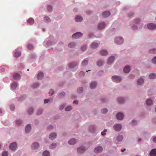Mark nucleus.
I'll return each mask as SVG.
<instances>
[{
  "mask_svg": "<svg viewBox=\"0 0 156 156\" xmlns=\"http://www.w3.org/2000/svg\"><path fill=\"white\" fill-rule=\"evenodd\" d=\"M123 39L119 37H116L115 39V43L118 44H121L123 43Z\"/></svg>",
  "mask_w": 156,
  "mask_h": 156,
  "instance_id": "obj_1",
  "label": "nucleus"
},
{
  "mask_svg": "<svg viewBox=\"0 0 156 156\" xmlns=\"http://www.w3.org/2000/svg\"><path fill=\"white\" fill-rule=\"evenodd\" d=\"M112 79L114 82H115L116 83H119L121 80V79L120 77L116 76H112Z\"/></svg>",
  "mask_w": 156,
  "mask_h": 156,
  "instance_id": "obj_2",
  "label": "nucleus"
},
{
  "mask_svg": "<svg viewBox=\"0 0 156 156\" xmlns=\"http://www.w3.org/2000/svg\"><path fill=\"white\" fill-rule=\"evenodd\" d=\"M83 35V34L80 32H77L73 35L72 37L73 38L77 39L79 38Z\"/></svg>",
  "mask_w": 156,
  "mask_h": 156,
  "instance_id": "obj_3",
  "label": "nucleus"
},
{
  "mask_svg": "<svg viewBox=\"0 0 156 156\" xmlns=\"http://www.w3.org/2000/svg\"><path fill=\"white\" fill-rule=\"evenodd\" d=\"M86 149L84 147L81 146L78 147L77 149V152L79 154H82L85 151Z\"/></svg>",
  "mask_w": 156,
  "mask_h": 156,
  "instance_id": "obj_4",
  "label": "nucleus"
},
{
  "mask_svg": "<svg viewBox=\"0 0 156 156\" xmlns=\"http://www.w3.org/2000/svg\"><path fill=\"white\" fill-rule=\"evenodd\" d=\"M148 28L151 30H153L156 28V25L154 23H151L147 25Z\"/></svg>",
  "mask_w": 156,
  "mask_h": 156,
  "instance_id": "obj_5",
  "label": "nucleus"
},
{
  "mask_svg": "<svg viewBox=\"0 0 156 156\" xmlns=\"http://www.w3.org/2000/svg\"><path fill=\"white\" fill-rule=\"evenodd\" d=\"M102 147L101 146H98L95 148L94 149V152L95 153H100L102 151Z\"/></svg>",
  "mask_w": 156,
  "mask_h": 156,
  "instance_id": "obj_6",
  "label": "nucleus"
},
{
  "mask_svg": "<svg viewBox=\"0 0 156 156\" xmlns=\"http://www.w3.org/2000/svg\"><path fill=\"white\" fill-rule=\"evenodd\" d=\"M114 129L116 131H119L121 129V126L119 124H116L114 126Z\"/></svg>",
  "mask_w": 156,
  "mask_h": 156,
  "instance_id": "obj_7",
  "label": "nucleus"
},
{
  "mask_svg": "<svg viewBox=\"0 0 156 156\" xmlns=\"http://www.w3.org/2000/svg\"><path fill=\"white\" fill-rule=\"evenodd\" d=\"M39 147V144L37 143H33L31 145V148L33 150H36Z\"/></svg>",
  "mask_w": 156,
  "mask_h": 156,
  "instance_id": "obj_8",
  "label": "nucleus"
},
{
  "mask_svg": "<svg viewBox=\"0 0 156 156\" xmlns=\"http://www.w3.org/2000/svg\"><path fill=\"white\" fill-rule=\"evenodd\" d=\"M124 115L122 113L119 112L116 115L117 119L119 120H121L123 119Z\"/></svg>",
  "mask_w": 156,
  "mask_h": 156,
  "instance_id": "obj_9",
  "label": "nucleus"
},
{
  "mask_svg": "<svg viewBox=\"0 0 156 156\" xmlns=\"http://www.w3.org/2000/svg\"><path fill=\"white\" fill-rule=\"evenodd\" d=\"M17 147V144L15 142H13L11 143L10 146L9 148L12 150H14L16 149Z\"/></svg>",
  "mask_w": 156,
  "mask_h": 156,
  "instance_id": "obj_10",
  "label": "nucleus"
},
{
  "mask_svg": "<svg viewBox=\"0 0 156 156\" xmlns=\"http://www.w3.org/2000/svg\"><path fill=\"white\" fill-rule=\"evenodd\" d=\"M105 23L104 22L100 23L98 26V28L99 30L105 28Z\"/></svg>",
  "mask_w": 156,
  "mask_h": 156,
  "instance_id": "obj_11",
  "label": "nucleus"
},
{
  "mask_svg": "<svg viewBox=\"0 0 156 156\" xmlns=\"http://www.w3.org/2000/svg\"><path fill=\"white\" fill-rule=\"evenodd\" d=\"M114 60V57L113 56H112L108 58L107 63L108 64H110L113 62Z\"/></svg>",
  "mask_w": 156,
  "mask_h": 156,
  "instance_id": "obj_12",
  "label": "nucleus"
},
{
  "mask_svg": "<svg viewBox=\"0 0 156 156\" xmlns=\"http://www.w3.org/2000/svg\"><path fill=\"white\" fill-rule=\"evenodd\" d=\"M110 14L109 12L105 11L102 13V16L104 18L107 17L110 15Z\"/></svg>",
  "mask_w": 156,
  "mask_h": 156,
  "instance_id": "obj_13",
  "label": "nucleus"
},
{
  "mask_svg": "<svg viewBox=\"0 0 156 156\" xmlns=\"http://www.w3.org/2000/svg\"><path fill=\"white\" fill-rule=\"evenodd\" d=\"M20 74L18 73H15L13 74V78L14 80H17L20 78Z\"/></svg>",
  "mask_w": 156,
  "mask_h": 156,
  "instance_id": "obj_14",
  "label": "nucleus"
},
{
  "mask_svg": "<svg viewBox=\"0 0 156 156\" xmlns=\"http://www.w3.org/2000/svg\"><path fill=\"white\" fill-rule=\"evenodd\" d=\"M57 135L55 133H51L49 136V138L51 140L54 139L56 137Z\"/></svg>",
  "mask_w": 156,
  "mask_h": 156,
  "instance_id": "obj_15",
  "label": "nucleus"
},
{
  "mask_svg": "<svg viewBox=\"0 0 156 156\" xmlns=\"http://www.w3.org/2000/svg\"><path fill=\"white\" fill-rule=\"evenodd\" d=\"M108 53L105 50H103L100 51V54L102 55L105 56L108 55Z\"/></svg>",
  "mask_w": 156,
  "mask_h": 156,
  "instance_id": "obj_16",
  "label": "nucleus"
},
{
  "mask_svg": "<svg viewBox=\"0 0 156 156\" xmlns=\"http://www.w3.org/2000/svg\"><path fill=\"white\" fill-rule=\"evenodd\" d=\"M150 156H156V149H152L150 154Z\"/></svg>",
  "mask_w": 156,
  "mask_h": 156,
  "instance_id": "obj_17",
  "label": "nucleus"
},
{
  "mask_svg": "<svg viewBox=\"0 0 156 156\" xmlns=\"http://www.w3.org/2000/svg\"><path fill=\"white\" fill-rule=\"evenodd\" d=\"M44 76V75L43 73L40 72L37 74V79L38 80H41L43 78Z\"/></svg>",
  "mask_w": 156,
  "mask_h": 156,
  "instance_id": "obj_18",
  "label": "nucleus"
},
{
  "mask_svg": "<svg viewBox=\"0 0 156 156\" xmlns=\"http://www.w3.org/2000/svg\"><path fill=\"white\" fill-rule=\"evenodd\" d=\"M21 53L20 51L18 50H16L15 52V56L16 57H19L21 55Z\"/></svg>",
  "mask_w": 156,
  "mask_h": 156,
  "instance_id": "obj_19",
  "label": "nucleus"
},
{
  "mask_svg": "<svg viewBox=\"0 0 156 156\" xmlns=\"http://www.w3.org/2000/svg\"><path fill=\"white\" fill-rule=\"evenodd\" d=\"M31 129V126L30 125L28 124L26 126L25 128V132L26 133H28Z\"/></svg>",
  "mask_w": 156,
  "mask_h": 156,
  "instance_id": "obj_20",
  "label": "nucleus"
},
{
  "mask_svg": "<svg viewBox=\"0 0 156 156\" xmlns=\"http://www.w3.org/2000/svg\"><path fill=\"white\" fill-rule=\"evenodd\" d=\"M75 20L76 22H80L83 20V18L81 16H78L76 17Z\"/></svg>",
  "mask_w": 156,
  "mask_h": 156,
  "instance_id": "obj_21",
  "label": "nucleus"
},
{
  "mask_svg": "<svg viewBox=\"0 0 156 156\" xmlns=\"http://www.w3.org/2000/svg\"><path fill=\"white\" fill-rule=\"evenodd\" d=\"M130 67L128 66H125L124 68V71L125 73H128L130 71Z\"/></svg>",
  "mask_w": 156,
  "mask_h": 156,
  "instance_id": "obj_22",
  "label": "nucleus"
},
{
  "mask_svg": "<svg viewBox=\"0 0 156 156\" xmlns=\"http://www.w3.org/2000/svg\"><path fill=\"white\" fill-rule=\"evenodd\" d=\"M97 85V83L95 82H91L90 84V87L91 89H93Z\"/></svg>",
  "mask_w": 156,
  "mask_h": 156,
  "instance_id": "obj_23",
  "label": "nucleus"
},
{
  "mask_svg": "<svg viewBox=\"0 0 156 156\" xmlns=\"http://www.w3.org/2000/svg\"><path fill=\"white\" fill-rule=\"evenodd\" d=\"M98 46V44L96 43H92L90 45V47L92 48H95Z\"/></svg>",
  "mask_w": 156,
  "mask_h": 156,
  "instance_id": "obj_24",
  "label": "nucleus"
},
{
  "mask_svg": "<svg viewBox=\"0 0 156 156\" xmlns=\"http://www.w3.org/2000/svg\"><path fill=\"white\" fill-rule=\"evenodd\" d=\"M77 64L75 62L70 63L69 64L68 66L69 68H72L77 65Z\"/></svg>",
  "mask_w": 156,
  "mask_h": 156,
  "instance_id": "obj_25",
  "label": "nucleus"
},
{
  "mask_svg": "<svg viewBox=\"0 0 156 156\" xmlns=\"http://www.w3.org/2000/svg\"><path fill=\"white\" fill-rule=\"evenodd\" d=\"M76 142V140L75 139H70L69 141V143L70 145H73Z\"/></svg>",
  "mask_w": 156,
  "mask_h": 156,
  "instance_id": "obj_26",
  "label": "nucleus"
},
{
  "mask_svg": "<svg viewBox=\"0 0 156 156\" xmlns=\"http://www.w3.org/2000/svg\"><path fill=\"white\" fill-rule=\"evenodd\" d=\"M144 82V80L142 79H139L137 80V84L138 85H140Z\"/></svg>",
  "mask_w": 156,
  "mask_h": 156,
  "instance_id": "obj_27",
  "label": "nucleus"
},
{
  "mask_svg": "<svg viewBox=\"0 0 156 156\" xmlns=\"http://www.w3.org/2000/svg\"><path fill=\"white\" fill-rule=\"evenodd\" d=\"M146 104L147 105H151L152 104L153 101L152 100L150 99H147L146 101Z\"/></svg>",
  "mask_w": 156,
  "mask_h": 156,
  "instance_id": "obj_28",
  "label": "nucleus"
},
{
  "mask_svg": "<svg viewBox=\"0 0 156 156\" xmlns=\"http://www.w3.org/2000/svg\"><path fill=\"white\" fill-rule=\"evenodd\" d=\"M156 77V74L154 73H152L150 74L149 77L150 79H153L155 78Z\"/></svg>",
  "mask_w": 156,
  "mask_h": 156,
  "instance_id": "obj_29",
  "label": "nucleus"
},
{
  "mask_svg": "<svg viewBox=\"0 0 156 156\" xmlns=\"http://www.w3.org/2000/svg\"><path fill=\"white\" fill-rule=\"evenodd\" d=\"M17 83L16 82H14L12 84V85H11L12 88L13 90L15 89L17 87Z\"/></svg>",
  "mask_w": 156,
  "mask_h": 156,
  "instance_id": "obj_30",
  "label": "nucleus"
},
{
  "mask_svg": "<svg viewBox=\"0 0 156 156\" xmlns=\"http://www.w3.org/2000/svg\"><path fill=\"white\" fill-rule=\"evenodd\" d=\"M34 20L32 18H30L27 20V23L30 24H33L34 23Z\"/></svg>",
  "mask_w": 156,
  "mask_h": 156,
  "instance_id": "obj_31",
  "label": "nucleus"
},
{
  "mask_svg": "<svg viewBox=\"0 0 156 156\" xmlns=\"http://www.w3.org/2000/svg\"><path fill=\"white\" fill-rule=\"evenodd\" d=\"M123 136L122 135H119L116 138V140L118 141H121L123 139Z\"/></svg>",
  "mask_w": 156,
  "mask_h": 156,
  "instance_id": "obj_32",
  "label": "nucleus"
},
{
  "mask_svg": "<svg viewBox=\"0 0 156 156\" xmlns=\"http://www.w3.org/2000/svg\"><path fill=\"white\" fill-rule=\"evenodd\" d=\"M103 63V62L101 60H99L97 63V65L99 66H101Z\"/></svg>",
  "mask_w": 156,
  "mask_h": 156,
  "instance_id": "obj_33",
  "label": "nucleus"
},
{
  "mask_svg": "<svg viewBox=\"0 0 156 156\" xmlns=\"http://www.w3.org/2000/svg\"><path fill=\"white\" fill-rule=\"evenodd\" d=\"M43 156H50V153L48 151H45L43 153Z\"/></svg>",
  "mask_w": 156,
  "mask_h": 156,
  "instance_id": "obj_34",
  "label": "nucleus"
},
{
  "mask_svg": "<svg viewBox=\"0 0 156 156\" xmlns=\"http://www.w3.org/2000/svg\"><path fill=\"white\" fill-rule=\"evenodd\" d=\"M88 61L84 59L82 62L81 65L82 66H84L87 65L88 63Z\"/></svg>",
  "mask_w": 156,
  "mask_h": 156,
  "instance_id": "obj_35",
  "label": "nucleus"
},
{
  "mask_svg": "<svg viewBox=\"0 0 156 156\" xmlns=\"http://www.w3.org/2000/svg\"><path fill=\"white\" fill-rule=\"evenodd\" d=\"M118 101L119 103H122L124 101V99L122 98H119L118 99Z\"/></svg>",
  "mask_w": 156,
  "mask_h": 156,
  "instance_id": "obj_36",
  "label": "nucleus"
},
{
  "mask_svg": "<svg viewBox=\"0 0 156 156\" xmlns=\"http://www.w3.org/2000/svg\"><path fill=\"white\" fill-rule=\"evenodd\" d=\"M94 129L95 127L94 126H90L89 128V130L91 132H94Z\"/></svg>",
  "mask_w": 156,
  "mask_h": 156,
  "instance_id": "obj_37",
  "label": "nucleus"
},
{
  "mask_svg": "<svg viewBox=\"0 0 156 156\" xmlns=\"http://www.w3.org/2000/svg\"><path fill=\"white\" fill-rule=\"evenodd\" d=\"M65 93L64 92H62L59 94V97L60 98H62L65 96Z\"/></svg>",
  "mask_w": 156,
  "mask_h": 156,
  "instance_id": "obj_38",
  "label": "nucleus"
},
{
  "mask_svg": "<svg viewBox=\"0 0 156 156\" xmlns=\"http://www.w3.org/2000/svg\"><path fill=\"white\" fill-rule=\"evenodd\" d=\"M75 44L73 42L71 43L68 44V46L70 48L73 47L75 46Z\"/></svg>",
  "mask_w": 156,
  "mask_h": 156,
  "instance_id": "obj_39",
  "label": "nucleus"
},
{
  "mask_svg": "<svg viewBox=\"0 0 156 156\" xmlns=\"http://www.w3.org/2000/svg\"><path fill=\"white\" fill-rule=\"evenodd\" d=\"M56 144L55 143H53L50 146L51 149H54L56 147Z\"/></svg>",
  "mask_w": 156,
  "mask_h": 156,
  "instance_id": "obj_40",
  "label": "nucleus"
},
{
  "mask_svg": "<svg viewBox=\"0 0 156 156\" xmlns=\"http://www.w3.org/2000/svg\"><path fill=\"white\" fill-rule=\"evenodd\" d=\"M150 53H156V49H153L150 50Z\"/></svg>",
  "mask_w": 156,
  "mask_h": 156,
  "instance_id": "obj_41",
  "label": "nucleus"
},
{
  "mask_svg": "<svg viewBox=\"0 0 156 156\" xmlns=\"http://www.w3.org/2000/svg\"><path fill=\"white\" fill-rule=\"evenodd\" d=\"M72 109L71 106H68L65 108V110L66 111H69Z\"/></svg>",
  "mask_w": 156,
  "mask_h": 156,
  "instance_id": "obj_42",
  "label": "nucleus"
},
{
  "mask_svg": "<svg viewBox=\"0 0 156 156\" xmlns=\"http://www.w3.org/2000/svg\"><path fill=\"white\" fill-rule=\"evenodd\" d=\"M83 91V88L82 87H79L77 90V92L80 93L82 92Z\"/></svg>",
  "mask_w": 156,
  "mask_h": 156,
  "instance_id": "obj_43",
  "label": "nucleus"
},
{
  "mask_svg": "<svg viewBox=\"0 0 156 156\" xmlns=\"http://www.w3.org/2000/svg\"><path fill=\"white\" fill-rule=\"evenodd\" d=\"M108 110L106 108H104L101 110V112L103 113H105L107 112Z\"/></svg>",
  "mask_w": 156,
  "mask_h": 156,
  "instance_id": "obj_44",
  "label": "nucleus"
},
{
  "mask_svg": "<svg viewBox=\"0 0 156 156\" xmlns=\"http://www.w3.org/2000/svg\"><path fill=\"white\" fill-rule=\"evenodd\" d=\"M33 109L32 108H29L28 111V113L29 114H31L33 112Z\"/></svg>",
  "mask_w": 156,
  "mask_h": 156,
  "instance_id": "obj_45",
  "label": "nucleus"
},
{
  "mask_svg": "<svg viewBox=\"0 0 156 156\" xmlns=\"http://www.w3.org/2000/svg\"><path fill=\"white\" fill-rule=\"evenodd\" d=\"M44 21L47 22H49L50 20V18L48 17H44Z\"/></svg>",
  "mask_w": 156,
  "mask_h": 156,
  "instance_id": "obj_46",
  "label": "nucleus"
},
{
  "mask_svg": "<svg viewBox=\"0 0 156 156\" xmlns=\"http://www.w3.org/2000/svg\"><path fill=\"white\" fill-rule=\"evenodd\" d=\"M33 48V46L32 45L29 44L28 45V48L29 50H31Z\"/></svg>",
  "mask_w": 156,
  "mask_h": 156,
  "instance_id": "obj_47",
  "label": "nucleus"
},
{
  "mask_svg": "<svg viewBox=\"0 0 156 156\" xmlns=\"http://www.w3.org/2000/svg\"><path fill=\"white\" fill-rule=\"evenodd\" d=\"M2 156H8V153L7 151H4L2 153Z\"/></svg>",
  "mask_w": 156,
  "mask_h": 156,
  "instance_id": "obj_48",
  "label": "nucleus"
},
{
  "mask_svg": "<svg viewBox=\"0 0 156 156\" xmlns=\"http://www.w3.org/2000/svg\"><path fill=\"white\" fill-rule=\"evenodd\" d=\"M87 49V46L86 45L83 46L81 47V50L82 51H84Z\"/></svg>",
  "mask_w": 156,
  "mask_h": 156,
  "instance_id": "obj_49",
  "label": "nucleus"
},
{
  "mask_svg": "<svg viewBox=\"0 0 156 156\" xmlns=\"http://www.w3.org/2000/svg\"><path fill=\"white\" fill-rule=\"evenodd\" d=\"M47 9L49 11H51L52 9L51 6L50 5H48L47 6Z\"/></svg>",
  "mask_w": 156,
  "mask_h": 156,
  "instance_id": "obj_50",
  "label": "nucleus"
},
{
  "mask_svg": "<svg viewBox=\"0 0 156 156\" xmlns=\"http://www.w3.org/2000/svg\"><path fill=\"white\" fill-rule=\"evenodd\" d=\"M152 60L153 63H156V56Z\"/></svg>",
  "mask_w": 156,
  "mask_h": 156,
  "instance_id": "obj_51",
  "label": "nucleus"
},
{
  "mask_svg": "<svg viewBox=\"0 0 156 156\" xmlns=\"http://www.w3.org/2000/svg\"><path fill=\"white\" fill-rule=\"evenodd\" d=\"M131 124L132 125H134L136 124V121L135 120H133L131 122Z\"/></svg>",
  "mask_w": 156,
  "mask_h": 156,
  "instance_id": "obj_52",
  "label": "nucleus"
},
{
  "mask_svg": "<svg viewBox=\"0 0 156 156\" xmlns=\"http://www.w3.org/2000/svg\"><path fill=\"white\" fill-rule=\"evenodd\" d=\"M107 131V129H105L104 130V131L102 132L101 133V134L102 136H104V135L105 134V132Z\"/></svg>",
  "mask_w": 156,
  "mask_h": 156,
  "instance_id": "obj_53",
  "label": "nucleus"
},
{
  "mask_svg": "<svg viewBox=\"0 0 156 156\" xmlns=\"http://www.w3.org/2000/svg\"><path fill=\"white\" fill-rule=\"evenodd\" d=\"M10 108L11 110L13 111L15 109V107L13 105H11L10 106Z\"/></svg>",
  "mask_w": 156,
  "mask_h": 156,
  "instance_id": "obj_54",
  "label": "nucleus"
},
{
  "mask_svg": "<svg viewBox=\"0 0 156 156\" xmlns=\"http://www.w3.org/2000/svg\"><path fill=\"white\" fill-rule=\"evenodd\" d=\"M84 73L83 71H80L79 73V75L80 76H83L84 75Z\"/></svg>",
  "mask_w": 156,
  "mask_h": 156,
  "instance_id": "obj_55",
  "label": "nucleus"
},
{
  "mask_svg": "<svg viewBox=\"0 0 156 156\" xmlns=\"http://www.w3.org/2000/svg\"><path fill=\"white\" fill-rule=\"evenodd\" d=\"M21 123V121L20 120H17L16 121V124L18 125Z\"/></svg>",
  "mask_w": 156,
  "mask_h": 156,
  "instance_id": "obj_56",
  "label": "nucleus"
},
{
  "mask_svg": "<svg viewBox=\"0 0 156 156\" xmlns=\"http://www.w3.org/2000/svg\"><path fill=\"white\" fill-rule=\"evenodd\" d=\"M53 128V127L51 126H48V130H50L52 129Z\"/></svg>",
  "mask_w": 156,
  "mask_h": 156,
  "instance_id": "obj_57",
  "label": "nucleus"
},
{
  "mask_svg": "<svg viewBox=\"0 0 156 156\" xmlns=\"http://www.w3.org/2000/svg\"><path fill=\"white\" fill-rule=\"evenodd\" d=\"M42 109H39L38 111V112L37 113V114L38 115H39L40 114H41L42 112Z\"/></svg>",
  "mask_w": 156,
  "mask_h": 156,
  "instance_id": "obj_58",
  "label": "nucleus"
},
{
  "mask_svg": "<svg viewBox=\"0 0 156 156\" xmlns=\"http://www.w3.org/2000/svg\"><path fill=\"white\" fill-rule=\"evenodd\" d=\"M39 86V84L37 83H36L34 84V88H36Z\"/></svg>",
  "mask_w": 156,
  "mask_h": 156,
  "instance_id": "obj_59",
  "label": "nucleus"
},
{
  "mask_svg": "<svg viewBox=\"0 0 156 156\" xmlns=\"http://www.w3.org/2000/svg\"><path fill=\"white\" fill-rule=\"evenodd\" d=\"M49 99H45L44 100V103H48L49 101Z\"/></svg>",
  "mask_w": 156,
  "mask_h": 156,
  "instance_id": "obj_60",
  "label": "nucleus"
},
{
  "mask_svg": "<svg viewBox=\"0 0 156 156\" xmlns=\"http://www.w3.org/2000/svg\"><path fill=\"white\" fill-rule=\"evenodd\" d=\"M153 140L154 142L156 143V137H155L153 138Z\"/></svg>",
  "mask_w": 156,
  "mask_h": 156,
  "instance_id": "obj_61",
  "label": "nucleus"
},
{
  "mask_svg": "<svg viewBox=\"0 0 156 156\" xmlns=\"http://www.w3.org/2000/svg\"><path fill=\"white\" fill-rule=\"evenodd\" d=\"M64 106L63 105H62L60 107V110H62L63 109V108H64Z\"/></svg>",
  "mask_w": 156,
  "mask_h": 156,
  "instance_id": "obj_62",
  "label": "nucleus"
},
{
  "mask_svg": "<svg viewBox=\"0 0 156 156\" xmlns=\"http://www.w3.org/2000/svg\"><path fill=\"white\" fill-rule=\"evenodd\" d=\"M137 27L136 26H133L132 27V29L134 30H135L137 28Z\"/></svg>",
  "mask_w": 156,
  "mask_h": 156,
  "instance_id": "obj_63",
  "label": "nucleus"
},
{
  "mask_svg": "<svg viewBox=\"0 0 156 156\" xmlns=\"http://www.w3.org/2000/svg\"><path fill=\"white\" fill-rule=\"evenodd\" d=\"M49 93L50 94H51V95H52V94L53 93V92L51 90V91H49Z\"/></svg>",
  "mask_w": 156,
  "mask_h": 156,
  "instance_id": "obj_64",
  "label": "nucleus"
}]
</instances>
